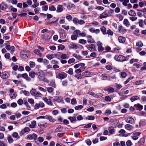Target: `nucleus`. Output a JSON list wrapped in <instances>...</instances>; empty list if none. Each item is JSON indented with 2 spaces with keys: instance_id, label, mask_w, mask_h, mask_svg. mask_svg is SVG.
I'll use <instances>...</instances> for the list:
<instances>
[{
  "instance_id": "1",
  "label": "nucleus",
  "mask_w": 146,
  "mask_h": 146,
  "mask_svg": "<svg viewBox=\"0 0 146 146\" xmlns=\"http://www.w3.org/2000/svg\"><path fill=\"white\" fill-rule=\"evenodd\" d=\"M36 74L38 76L39 80L40 81L42 80L43 78L45 77L43 72L40 70H38L36 72Z\"/></svg>"
},
{
  "instance_id": "2",
  "label": "nucleus",
  "mask_w": 146,
  "mask_h": 146,
  "mask_svg": "<svg viewBox=\"0 0 146 146\" xmlns=\"http://www.w3.org/2000/svg\"><path fill=\"white\" fill-rule=\"evenodd\" d=\"M21 56L24 58H28L30 56L29 52L25 50H23L21 52Z\"/></svg>"
},
{
  "instance_id": "3",
  "label": "nucleus",
  "mask_w": 146,
  "mask_h": 146,
  "mask_svg": "<svg viewBox=\"0 0 146 146\" xmlns=\"http://www.w3.org/2000/svg\"><path fill=\"white\" fill-rule=\"evenodd\" d=\"M67 74L64 72H62L56 74V78L62 80L66 77Z\"/></svg>"
},
{
  "instance_id": "4",
  "label": "nucleus",
  "mask_w": 146,
  "mask_h": 146,
  "mask_svg": "<svg viewBox=\"0 0 146 146\" xmlns=\"http://www.w3.org/2000/svg\"><path fill=\"white\" fill-rule=\"evenodd\" d=\"M114 58L115 60L118 61L123 62L126 60V57L121 55L115 56Z\"/></svg>"
},
{
  "instance_id": "5",
  "label": "nucleus",
  "mask_w": 146,
  "mask_h": 146,
  "mask_svg": "<svg viewBox=\"0 0 146 146\" xmlns=\"http://www.w3.org/2000/svg\"><path fill=\"white\" fill-rule=\"evenodd\" d=\"M88 49L90 52L96 51V46L94 44H87L85 46Z\"/></svg>"
},
{
  "instance_id": "6",
  "label": "nucleus",
  "mask_w": 146,
  "mask_h": 146,
  "mask_svg": "<svg viewBox=\"0 0 146 146\" xmlns=\"http://www.w3.org/2000/svg\"><path fill=\"white\" fill-rule=\"evenodd\" d=\"M88 94L90 95H91L94 97L96 98H99L102 97L103 96L102 94L100 93H98L96 94L94 92H88Z\"/></svg>"
},
{
  "instance_id": "7",
  "label": "nucleus",
  "mask_w": 146,
  "mask_h": 146,
  "mask_svg": "<svg viewBox=\"0 0 146 146\" xmlns=\"http://www.w3.org/2000/svg\"><path fill=\"white\" fill-rule=\"evenodd\" d=\"M87 41L88 43L89 44H94L95 43V41L92 38V36L89 35L86 36Z\"/></svg>"
},
{
  "instance_id": "8",
  "label": "nucleus",
  "mask_w": 146,
  "mask_h": 146,
  "mask_svg": "<svg viewBox=\"0 0 146 146\" xmlns=\"http://www.w3.org/2000/svg\"><path fill=\"white\" fill-rule=\"evenodd\" d=\"M37 135L33 133L32 134L29 135H27V139L29 140L34 139L35 140L37 139Z\"/></svg>"
},
{
  "instance_id": "9",
  "label": "nucleus",
  "mask_w": 146,
  "mask_h": 146,
  "mask_svg": "<svg viewBox=\"0 0 146 146\" xmlns=\"http://www.w3.org/2000/svg\"><path fill=\"white\" fill-rule=\"evenodd\" d=\"M9 76V73L7 72H4L1 74L0 76L3 79L7 78Z\"/></svg>"
},
{
  "instance_id": "10",
  "label": "nucleus",
  "mask_w": 146,
  "mask_h": 146,
  "mask_svg": "<svg viewBox=\"0 0 146 146\" xmlns=\"http://www.w3.org/2000/svg\"><path fill=\"white\" fill-rule=\"evenodd\" d=\"M5 48L8 51L11 50L10 53L13 54L14 52L15 51V47L13 46H11L10 45L9 46H5Z\"/></svg>"
},
{
  "instance_id": "11",
  "label": "nucleus",
  "mask_w": 146,
  "mask_h": 146,
  "mask_svg": "<svg viewBox=\"0 0 146 146\" xmlns=\"http://www.w3.org/2000/svg\"><path fill=\"white\" fill-rule=\"evenodd\" d=\"M75 33L76 34L78 35V36L79 35L80 36L85 37L86 36V34L85 32L81 33L80 31L79 30H76L74 31Z\"/></svg>"
},
{
  "instance_id": "12",
  "label": "nucleus",
  "mask_w": 146,
  "mask_h": 146,
  "mask_svg": "<svg viewBox=\"0 0 146 146\" xmlns=\"http://www.w3.org/2000/svg\"><path fill=\"white\" fill-rule=\"evenodd\" d=\"M69 47L71 49H76L79 48L78 45L73 42H71L70 43L69 45Z\"/></svg>"
},
{
  "instance_id": "13",
  "label": "nucleus",
  "mask_w": 146,
  "mask_h": 146,
  "mask_svg": "<svg viewBox=\"0 0 146 146\" xmlns=\"http://www.w3.org/2000/svg\"><path fill=\"white\" fill-rule=\"evenodd\" d=\"M58 20V18L53 17L52 19V21H48L46 22V23L47 24H53L56 23Z\"/></svg>"
},
{
  "instance_id": "14",
  "label": "nucleus",
  "mask_w": 146,
  "mask_h": 146,
  "mask_svg": "<svg viewBox=\"0 0 146 146\" xmlns=\"http://www.w3.org/2000/svg\"><path fill=\"white\" fill-rule=\"evenodd\" d=\"M105 11L106 13V14L108 17L111 16L112 14L114 12L113 10L111 9H110L109 10H106Z\"/></svg>"
},
{
  "instance_id": "15",
  "label": "nucleus",
  "mask_w": 146,
  "mask_h": 146,
  "mask_svg": "<svg viewBox=\"0 0 146 146\" xmlns=\"http://www.w3.org/2000/svg\"><path fill=\"white\" fill-rule=\"evenodd\" d=\"M119 132L120 133L119 135L120 137H127V134H124L125 132V131L123 129H121L120 130Z\"/></svg>"
},
{
  "instance_id": "16",
  "label": "nucleus",
  "mask_w": 146,
  "mask_h": 146,
  "mask_svg": "<svg viewBox=\"0 0 146 146\" xmlns=\"http://www.w3.org/2000/svg\"><path fill=\"white\" fill-rule=\"evenodd\" d=\"M134 106L137 110L139 111L141 110L143 108V106L139 104H135Z\"/></svg>"
},
{
  "instance_id": "17",
  "label": "nucleus",
  "mask_w": 146,
  "mask_h": 146,
  "mask_svg": "<svg viewBox=\"0 0 146 146\" xmlns=\"http://www.w3.org/2000/svg\"><path fill=\"white\" fill-rule=\"evenodd\" d=\"M7 5L3 2L0 4V9L1 10L5 9H7Z\"/></svg>"
},
{
  "instance_id": "18",
  "label": "nucleus",
  "mask_w": 146,
  "mask_h": 146,
  "mask_svg": "<svg viewBox=\"0 0 146 146\" xmlns=\"http://www.w3.org/2000/svg\"><path fill=\"white\" fill-rule=\"evenodd\" d=\"M63 10V6L62 5H59L57 6L56 12L58 13L62 12Z\"/></svg>"
},
{
  "instance_id": "19",
  "label": "nucleus",
  "mask_w": 146,
  "mask_h": 146,
  "mask_svg": "<svg viewBox=\"0 0 146 146\" xmlns=\"http://www.w3.org/2000/svg\"><path fill=\"white\" fill-rule=\"evenodd\" d=\"M74 31L73 32V35H72L71 36V38L72 40H76L78 37V35L74 33Z\"/></svg>"
},
{
  "instance_id": "20",
  "label": "nucleus",
  "mask_w": 146,
  "mask_h": 146,
  "mask_svg": "<svg viewBox=\"0 0 146 146\" xmlns=\"http://www.w3.org/2000/svg\"><path fill=\"white\" fill-rule=\"evenodd\" d=\"M126 30L124 29L123 28V27L121 25H119L118 27V32L123 33Z\"/></svg>"
},
{
  "instance_id": "21",
  "label": "nucleus",
  "mask_w": 146,
  "mask_h": 146,
  "mask_svg": "<svg viewBox=\"0 0 146 146\" xmlns=\"http://www.w3.org/2000/svg\"><path fill=\"white\" fill-rule=\"evenodd\" d=\"M101 31L103 34L105 35L106 34V29L104 26H102L100 28Z\"/></svg>"
},
{
  "instance_id": "22",
  "label": "nucleus",
  "mask_w": 146,
  "mask_h": 146,
  "mask_svg": "<svg viewBox=\"0 0 146 146\" xmlns=\"http://www.w3.org/2000/svg\"><path fill=\"white\" fill-rule=\"evenodd\" d=\"M75 8V6L74 5L71 3H69L67 6V8L68 9H70L72 8Z\"/></svg>"
},
{
  "instance_id": "23",
  "label": "nucleus",
  "mask_w": 146,
  "mask_h": 146,
  "mask_svg": "<svg viewBox=\"0 0 146 146\" xmlns=\"http://www.w3.org/2000/svg\"><path fill=\"white\" fill-rule=\"evenodd\" d=\"M63 129L62 126L60 125H58L56 128L55 129V131L56 132H58L62 131Z\"/></svg>"
},
{
  "instance_id": "24",
  "label": "nucleus",
  "mask_w": 146,
  "mask_h": 146,
  "mask_svg": "<svg viewBox=\"0 0 146 146\" xmlns=\"http://www.w3.org/2000/svg\"><path fill=\"white\" fill-rule=\"evenodd\" d=\"M118 40L120 42L123 43L125 42V38L123 37L120 36L118 38Z\"/></svg>"
},
{
  "instance_id": "25",
  "label": "nucleus",
  "mask_w": 146,
  "mask_h": 146,
  "mask_svg": "<svg viewBox=\"0 0 146 146\" xmlns=\"http://www.w3.org/2000/svg\"><path fill=\"white\" fill-rule=\"evenodd\" d=\"M38 126H40V127H46L48 126V125L46 123H38Z\"/></svg>"
},
{
  "instance_id": "26",
  "label": "nucleus",
  "mask_w": 146,
  "mask_h": 146,
  "mask_svg": "<svg viewBox=\"0 0 146 146\" xmlns=\"http://www.w3.org/2000/svg\"><path fill=\"white\" fill-rule=\"evenodd\" d=\"M36 119H52V117L49 115H46L45 116H41L38 117Z\"/></svg>"
},
{
  "instance_id": "27",
  "label": "nucleus",
  "mask_w": 146,
  "mask_h": 146,
  "mask_svg": "<svg viewBox=\"0 0 146 146\" xmlns=\"http://www.w3.org/2000/svg\"><path fill=\"white\" fill-rule=\"evenodd\" d=\"M9 143H11L13 142V139L11 138L10 135H8L7 138Z\"/></svg>"
},
{
  "instance_id": "28",
  "label": "nucleus",
  "mask_w": 146,
  "mask_h": 146,
  "mask_svg": "<svg viewBox=\"0 0 146 146\" xmlns=\"http://www.w3.org/2000/svg\"><path fill=\"white\" fill-rule=\"evenodd\" d=\"M106 14V11H105L100 15V18L102 19L103 18H105L107 17H108Z\"/></svg>"
},
{
  "instance_id": "29",
  "label": "nucleus",
  "mask_w": 146,
  "mask_h": 146,
  "mask_svg": "<svg viewBox=\"0 0 146 146\" xmlns=\"http://www.w3.org/2000/svg\"><path fill=\"white\" fill-rule=\"evenodd\" d=\"M36 124V121H33L31 122V124L29 125V127L31 128H33L35 127Z\"/></svg>"
},
{
  "instance_id": "30",
  "label": "nucleus",
  "mask_w": 146,
  "mask_h": 146,
  "mask_svg": "<svg viewBox=\"0 0 146 146\" xmlns=\"http://www.w3.org/2000/svg\"><path fill=\"white\" fill-rule=\"evenodd\" d=\"M37 91L35 89L33 88L30 91L31 94L34 96H35Z\"/></svg>"
},
{
  "instance_id": "31",
  "label": "nucleus",
  "mask_w": 146,
  "mask_h": 146,
  "mask_svg": "<svg viewBox=\"0 0 146 146\" xmlns=\"http://www.w3.org/2000/svg\"><path fill=\"white\" fill-rule=\"evenodd\" d=\"M36 74L35 72L33 71L30 72H29V76L33 78H34Z\"/></svg>"
},
{
  "instance_id": "32",
  "label": "nucleus",
  "mask_w": 146,
  "mask_h": 146,
  "mask_svg": "<svg viewBox=\"0 0 146 146\" xmlns=\"http://www.w3.org/2000/svg\"><path fill=\"white\" fill-rule=\"evenodd\" d=\"M49 10L51 11H54L56 10V8L54 5H51L49 6Z\"/></svg>"
},
{
  "instance_id": "33",
  "label": "nucleus",
  "mask_w": 146,
  "mask_h": 146,
  "mask_svg": "<svg viewBox=\"0 0 146 146\" xmlns=\"http://www.w3.org/2000/svg\"><path fill=\"white\" fill-rule=\"evenodd\" d=\"M21 119L19 120L18 122H17L16 123H15V124L18 123H20L21 124H22L24 123H25L27 121H28V120H27L26 119H23L22 121Z\"/></svg>"
},
{
  "instance_id": "34",
  "label": "nucleus",
  "mask_w": 146,
  "mask_h": 146,
  "mask_svg": "<svg viewBox=\"0 0 146 146\" xmlns=\"http://www.w3.org/2000/svg\"><path fill=\"white\" fill-rule=\"evenodd\" d=\"M128 14L131 16H135L136 15V13L135 11L133 10H130L129 12H128Z\"/></svg>"
},
{
  "instance_id": "35",
  "label": "nucleus",
  "mask_w": 146,
  "mask_h": 146,
  "mask_svg": "<svg viewBox=\"0 0 146 146\" xmlns=\"http://www.w3.org/2000/svg\"><path fill=\"white\" fill-rule=\"evenodd\" d=\"M139 99V97L137 96H135L132 97L131 99L130 100L132 102H133L135 101L138 100Z\"/></svg>"
},
{
  "instance_id": "36",
  "label": "nucleus",
  "mask_w": 146,
  "mask_h": 146,
  "mask_svg": "<svg viewBox=\"0 0 146 146\" xmlns=\"http://www.w3.org/2000/svg\"><path fill=\"white\" fill-rule=\"evenodd\" d=\"M66 72L70 75H72L73 74V69L72 68H70Z\"/></svg>"
},
{
  "instance_id": "37",
  "label": "nucleus",
  "mask_w": 146,
  "mask_h": 146,
  "mask_svg": "<svg viewBox=\"0 0 146 146\" xmlns=\"http://www.w3.org/2000/svg\"><path fill=\"white\" fill-rule=\"evenodd\" d=\"M54 89L51 87H48L46 88V90L49 93H51L54 91Z\"/></svg>"
},
{
  "instance_id": "38",
  "label": "nucleus",
  "mask_w": 146,
  "mask_h": 146,
  "mask_svg": "<svg viewBox=\"0 0 146 146\" xmlns=\"http://www.w3.org/2000/svg\"><path fill=\"white\" fill-rule=\"evenodd\" d=\"M73 56L74 57H76L78 59H80L82 58V57L79 55L77 54L76 53H73Z\"/></svg>"
},
{
  "instance_id": "39",
  "label": "nucleus",
  "mask_w": 146,
  "mask_h": 146,
  "mask_svg": "<svg viewBox=\"0 0 146 146\" xmlns=\"http://www.w3.org/2000/svg\"><path fill=\"white\" fill-rule=\"evenodd\" d=\"M76 78L78 79H81L82 78V76L81 74H76L74 76Z\"/></svg>"
},
{
  "instance_id": "40",
  "label": "nucleus",
  "mask_w": 146,
  "mask_h": 146,
  "mask_svg": "<svg viewBox=\"0 0 146 146\" xmlns=\"http://www.w3.org/2000/svg\"><path fill=\"white\" fill-rule=\"evenodd\" d=\"M79 42L82 44H86L87 41L84 39H80L79 40Z\"/></svg>"
},
{
  "instance_id": "41",
  "label": "nucleus",
  "mask_w": 146,
  "mask_h": 146,
  "mask_svg": "<svg viewBox=\"0 0 146 146\" xmlns=\"http://www.w3.org/2000/svg\"><path fill=\"white\" fill-rule=\"evenodd\" d=\"M144 83V81L142 80H140L138 81L135 82V85H139Z\"/></svg>"
},
{
  "instance_id": "42",
  "label": "nucleus",
  "mask_w": 146,
  "mask_h": 146,
  "mask_svg": "<svg viewBox=\"0 0 146 146\" xmlns=\"http://www.w3.org/2000/svg\"><path fill=\"white\" fill-rule=\"evenodd\" d=\"M34 52L35 53L37 54H39L40 56H41L42 55V54L40 53V50L38 49H35L34 50Z\"/></svg>"
},
{
  "instance_id": "43",
  "label": "nucleus",
  "mask_w": 146,
  "mask_h": 146,
  "mask_svg": "<svg viewBox=\"0 0 146 146\" xmlns=\"http://www.w3.org/2000/svg\"><path fill=\"white\" fill-rule=\"evenodd\" d=\"M102 76L103 78H104L102 79L103 80H108L109 78L107 76L106 74H102Z\"/></svg>"
},
{
  "instance_id": "44",
  "label": "nucleus",
  "mask_w": 146,
  "mask_h": 146,
  "mask_svg": "<svg viewBox=\"0 0 146 146\" xmlns=\"http://www.w3.org/2000/svg\"><path fill=\"white\" fill-rule=\"evenodd\" d=\"M74 23L76 25L78 24L79 20L76 17L74 18L73 20Z\"/></svg>"
},
{
  "instance_id": "45",
  "label": "nucleus",
  "mask_w": 146,
  "mask_h": 146,
  "mask_svg": "<svg viewBox=\"0 0 146 146\" xmlns=\"http://www.w3.org/2000/svg\"><path fill=\"white\" fill-rule=\"evenodd\" d=\"M75 116L74 117L75 119L76 118H77V119H83V117H82V116L81 115H79L78 114H75Z\"/></svg>"
},
{
  "instance_id": "46",
  "label": "nucleus",
  "mask_w": 146,
  "mask_h": 146,
  "mask_svg": "<svg viewBox=\"0 0 146 146\" xmlns=\"http://www.w3.org/2000/svg\"><path fill=\"white\" fill-rule=\"evenodd\" d=\"M83 108L82 105H79L75 107V109L76 110H79Z\"/></svg>"
},
{
  "instance_id": "47",
  "label": "nucleus",
  "mask_w": 146,
  "mask_h": 146,
  "mask_svg": "<svg viewBox=\"0 0 146 146\" xmlns=\"http://www.w3.org/2000/svg\"><path fill=\"white\" fill-rule=\"evenodd\" d=\"M66 19L69 21H70L72 20V17L71 15H67L66 16Z\"/></svg>"
},
{
  "instance_id": "48",
  "label": "nucleus",
  "mask_w": 146,
  "mask_h": 146,
  "mask_svg": "<svg viewBox=\"0 0 146 146\" xmlns=\"http://www.w3.org/2000/svg\"><path fill=\"white\" fill-rule=\"evenodd\" d=\"M23 102V101L21 99H19L17 101L18 104L19 105H22Z\"/></svg>"
},
{
  "instance_id": "49",
  "label": "nucleus",
  "mask_w": 146,
  "mask_h": 146,
  "mask_svg": "<svg viewBox=\"0 0 146 146\" xmlns=\"http://www.w3.org/2000/svg\"><path fill=\"white\" fill-rule=\"evenodd\" d=\"M28 102L32 105V106H33H33H34V101L33 99L32 98L29 99L28 100Z\"/></svg>"
},
{
  "instance_id": "50",
  "label": "nucleus",
  "mask_w": 146,
  "mask_h": 146,
  "mask_svg": "<svg viewBox=\"0 0 146 146\" xmlns=\"http://www.w3.org/2000/svg\"><path fill=\"white\" fill-rule=\"evenodd\" d=\"M98 49L99 52H102L104 50V48L102 46H100L98 47Z\"/></svg>"
},
{
  "instance_id": "51",
  "label": "nucleus",
  "mask_w": 146,
  "mask_h": 146,
  "mask_svg": "<svg viewBox=\"0 0 146 146\" xmlns=\"http://www.w3.org/2000/svg\"><path fill=\"white\" fill-rule=\"evenodd\" d=\"M75 61V59L74 58H72L69 59L68 61V63L69 64L74 62Z\"/></svg>"
},
{
  "instance_id": "52",
  "label": "nucleus",
  "mask_w": 146,
  "mask_h": 146,
  "mask_svg": "<svg viewBox=\"0 0 146 146\" xmlns=\"http://www.w3.org/2000/svg\"><path fill=\"white\" fill-rule=\"evenodd\" d=\"M71 103L73 105L76 104L77 102L76 99L75 98L72 99L71 100Z\"/></svg>"
},
{
  "instance_id": "53",
  "label": "nucleus",
  "mask_w": 146,
  "mask_h": 146,
  "mask_svg": "<svg viewBox=\"0 0 146 146\" xmlns=\"http://www.w3.org/2000/svg\"><path fill=\"white\" fill-rule=\"evenodd\" d=\"M46 57L49 60H51V59L54 58L53 55V54H47L46 55Z\"/></svg>"
},
{
  "instance_id": "54",
  "label": "nucleus",
  "mask_w": 146,
  "mask_h": 146,
  "mask_svg": "<svg viewBox=\"0 0 146 146\" xmlns=\"http://www.w3.org/2000/svg\"><path fill=\"white\" fill-rule=\"evenodd\" d=\"M24 104L26 106V107L28 109L30 108V107L29 105V104L27 101H24Z\"/></svg>"
},
{
  "instance_id": "55",
  "label": "nucleus",
  "mask_w": 146,
  "mask_h": 146,
  "mask_svg": "<svg viewBox=\"0 0 146 146\" xmlns=\"http://www.w3.org/2000/svg\"><path fill=\"white\" fill-rule=\"evenodd\" d=\"M136 45L138 46L141 47L143 46V44L142 42L140 41L136 43Z\"/></svg>"
},
{
  "instance_id": "56",
  "label": "nucleus",
  "mask_w": 146,
  "mask_h": 146,
  "mask_svg": "<svg viewBox=\"0 0 146 146\" xmlns=\"http://www.w3.org/2000/svg\"><path fill=\"white\" fill-rule=\"evenodd\" d=\"M107 91L110 92L111 93L114 92V90L113 88L110 87L107 89Z\"/></svg>"
},
{
  "instance_id": "57",
  "label": "nucleus",
  "mask_w": 146,
  "mask_h": 146,
  "mask_svg": "<svg viewBox=\"0 0 146 146\" xmlns=\"http://www.w3.org/2000/svg\"><path fill=\"white\" fill-rule=\"evenodd\" d=\"M113 34V32L112 31H111V30L109 29L108 30H107V32H106V34H108L109 35H112Z\"/></svg>"
},
{
  "instance_id": "58",
  "label": "nucleus",
  "mask_w": 146,
  "mask_h": 146,
  "mask_svg": "<svg viewBox=\"0 0 146 146\" xmlns=\"http://www.w3.org/2000/svg\"><path fill=\"white\" fill-rule=\"evenodd\" d=\"M17 94L15 93H13V94H10V96L11 98H15L17 96Z\"/></svg>"
},
{
  "instance_id": "59",
  "label": "nucleus",
  "mask_w": 146,
  "mask_h": 146,
  "mask_svg": "<svg viewBox=\"0 0 146 146\" xmlns=\"http://www.w3.org/2000/svg\"><path fill=\"white\" fill-rule=\"evenodd\" d=\"M105 100L108 102H110L111 101V99L110 97L109 96H107L105 97Z\"/></svg>"
},
{
  "instance_id": "60",
  "label": "nucleus",
  "mask_w": 146,
  "mask_h": 146,
  "mask_svg": "<svg viewBox=\"0 0 146 146\" xmlns=\"http://www.w3.org/2000/svg\"><path fill=\"white\" fill-rule=\"evenodd\" d=\"M30 67L31 68H33L35 66V63L34 62L31 61L29 62Z\"/></svg>"
},
{
  "instance_id": "61",
  "label": "nucleus",
  "mask_w": 146,
  "mask_h": 146,
  "mask_svg": "<svg viewBox=\"0 0 146 146\" xmlns=\"http://www.w3.org/2000/svg\"><path fill=\"white\" fill-rule=\"evenodd\" d=\"M85 22L84 20L82 19H80L79 20L78 24H79L80 25H82L84 24Z\"/></svg>"
},
{
  "instance_id": "62",
  "label": "nucleus",
  "mask_w": 146,
  "mask_h": 146,
  "mask_svg": "<svg viewBox=\"0 0 146 146\" xmlns=\"http://www.w3.org/2000/svg\"><path fill=\"white\" fill-rule=\"evenodd\" d=\"M38 88L40 91H42L44 92H46V90L44 89V88L38 86Z\"/></svg>"
},
{
  "instance_id": "63",
  "label": "nucleus",
  "mask_w": 146,
  "mask_h": 146,
  "mask_svg": "<svg viewBox=\"0 0 146 146\" xmlns=\"http://www.w3.org/2000/svg\"><path fill=\"white\" fill-rule=\"evenodd\" d=\"M48 6L47 5H45L42 7V9L43 10L45 11H47L48 9Z\"/></svg>"
},
{
  "instance_id": "64",
  "label": "nucleus",
  "mask_w": 146,
  "mask_h": 146,
  "mask_svg": "<svg viewBox=\"0 0 146 146\" xmlns=\"http://www.w3.org/2000/svg\"><path fill=\"white\" fill-rule=\"evenodd\" d=\"M12 135L13 137L16 138H17L18 136V133L16 132H14L13 133Z\"/></svg>"
}]
</instances>
